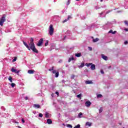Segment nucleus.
Listing matches in <instances>:
<instances>
[{"mask_svg":"<svg viewBox=\"0 0 128 128\" xmlns=\"http://www.w3.org/2000/svg\"><path fill=\"white\" fill-rule=\"evenodd\" d=\"M92 63H89V64H86V66H92Z\"/></svg>","mask_w":128,"mask_h":128,"instance_id":"24","label":"nucleus"},{"mask_svg":"<svg viewBox=\"0 0 128 128\" xmlns=\"http://www.w3.org/2000/svg\"><path fill=\"white\" fill-rule=\"evenodd\" d=\"M103 110L102 108H100L99 110V112L100 114V112H102Z\"/></svg>","mask_w":128,"mask_h":128,"instance_id":"29","label":"nucleus"},{"mask_svg":"<svg viewBox=\"0 0 128 128\" xmlns=\"http://www.w3.org/2000/svg\"><path fill=\"white\" fill-rule=\"evenodd\" d=\"M55 94H58H58H59V93H58V92H55Z\"/></svg>","mask_w":128,"mask_h":128,"instance_id":"47","label":"nucleus"},{"mask_svg":"<svg viewBox=\"0 0 128 128\" xmlns=\"http://www.w3.org/2000/svg\"><path fill=\"white\" fill-rule=\"evenodd\" d=\"M15 124H18V122H15Z\"/></svg>","mask_w":128,"mask_h":128,"instance_id":"58","label":"nucleus"},{"mask_svg":"<svg viewBox=\"0 0 128 128\" xmlns=\"http://www.w3.org/2000/svg\"><path fill=\"white\" fill-rule=\"evenodd\" d=\"M34 108H40V104H35L34 105Z\"/></svg>","mask_w":128,"mask_h":128,"instance_id":"10","label":"nucleus"},{"mask_svg":"<svg viewBox=\"0 0 128 128\" xmlns=\"http://www.w3.org/2000/svg\"><path fill=\"white\" fill-rule=\"evenodd\" d=\"M108 34H116V31L113 32L112 30H110L108 32Z\"/></svg>","mask_w":128,"mask_h":128,"instance_id":"14","label":"nucleus"},{"mask_svg":"<svg viewBox=\"0 0 128 128\" xmlns=\"http://www.w3.org/2000/svg\"><path fill=\"white\" fill-rule=\"evenodd\" d=\"M55 78H58V76L60 74L58 73V72H56L55 73Z\"/></svg>","mask_w":128,"mask_h":128,"instance_id":"22","label":"nucleus"},{"mask_svg":"<svg viewBox=\"0 0 128 128\" xmlns=\"http://www.w3.org/2000/svg\"><path fill=\"white\" fill-rule=\"evenodd\" d=\"M48 70H50V72H52V74H56V70H54V66H52V68H50Z\"/></svg>","mask_w":128,"mask_h":128,"instance_id":"12","label":"nucleus"},{"mask_svg":"<svg viewBox=\"0 0 128 128\" xmlns=\"http://www.w3.org/2000/svg\"><path fill=\"white\" fill-rule=\"evenodd\" d=\"M102 94H98V95H97V98H102Z\"/></svg>","mask_w":128,"mask_h":128,"instance_id":"25","label":"nucleus"},{"mask_svg":"<svg viewBox=\"0 0 128 128\" xmlns=\"http://www.w3.org/2000/svg\"><path fill=\"white\" fill-rule=\"evenodd\" d=\"M18 128H22V127H20V126H18Z\"/></svg>","mask_w":128,"mask_h":128,"instance_id":"56","label":"nucleus"},{"mask_svg":"<svg viewBox=\"0 0 128 128\" xmlns=\"http://www.w3.org/2000/svg\"><path fill=\"white\" fill-rule=\"evenodd\" d=\"M70 18H72V16H68V18H67L68 20H70Z\"/></svg>","mask_w":128,"mask_h":128,"instance_id":"41","label":"nucleus"},{"mask_svg":"<svg viewBox=\"0 0 128 128\" xmlns=\"http://www.w3.org/2000/svg\"><path fill=\"white\" fill-rule=\"evenodd\" d=\"M24 44L28 48V50H32V52H36V54H38V50H36V46H34V38H30V43H29V46L26 44V42H23Z\"/></svg>","mask_w":128,"mask_h":128,"instance_id":"1","label":"nucleus"},{"mask_svg":"<svg viewBox=\"0 0 128 128\" xmlns=\"http://www.w3.org/2000/svg\"><path fill=\"white\" fill-rule=\"evenodd\" d=\"M66 34H68V36H70V31L68 30V31L66 32Z\"/></svg>","mask_w":128,"mask_h":128,"instance_id":"27","label":"nucleus"},{"mask_svg":"<svg viewBox=\"0 0 128 128\" xmlns=\"http://www.w3.org/2000/svg\"><path fill=\"white\" fill-rule=\"evenodd\" d=\"M66 68H68V64L66 65Z\"/></svg>","mask_w":128,"mask_h":128,"instance_id":"53","label":"nucleus"},{"mask_svg":"<svg viewBox=\"0 0 128 128\" xmlns=\"http://www.w3.org/2000/svg\"><path fill=\"white\" fill-rule=\"evenodd\" d=\"M11 72H15V74H19L20 73V70H16L14 68H12Z\"/></svg>","mask_w":128,"mask_h":128,"instance_id":"6","label":"nucleus"},{"mask_svg":"<svg viewBox=\"0 0 128 128\" xmlns=\"http://www.w3.org/2000/svg\"><path fill=\"white\" fill-rule=\"evenodd\" d=\"M62 82H64V80H62Z\"/></svg>","mask_w":128,"mask_h":128,"instance_id":"54","label":"nucleus"},{"mask_svg":"<svg viewBox=\"0 0 128 128\" xmlns=\"http://www.w3.org/2000/svg\"><path fill=\"white\" fill-rule=\"evenodd\" d=\"M4 22H6V16H3L0 20V26H4Z\"/></svg>","mask_w":128,"mask_h":128,"instance_id":"3","label":"nucleus"},{"mask_svg":"<svg viewBox=\"0 0 128 128\" xmlns=\"http://www.w3.org/2000/svg\"><path fill=\"white\" fill-rule=\"evenodd\" d=\"M16 61V57H15L14 59L12 60V62H14Z\"/></svg>","mask_w":128,"mask_h":128,"instance_id":"32","label":"nucleus"},{"mask_svg":"<svg viewBox=\"0 0 128 128\" xmlns=\"http://www.w3.org/2000/svg\"><path fill=\"white\" fill-rule=\"evenodd\" d=\"M45 116H46V118H50V114L48 113V112H46V114H45Z\"/></svg>","mask_w":128,"mask_h":128,"instance_id":"20","label":"nucleus"},{"mask_svg":"<svg viewBox=\"0 0 128 128\" xmlns=\"http://www.w3.org/2000/svg\"><path fill=\"white\" fill-rule=\"evenodd\" d=\"M24 100H28V96H26L24 98Z\"/></svg>","mask_w":128,"mask_h":128,"instance_id":"42","label":"nucleus"},{"mask_svg":"<svg viewBox=\"0 0 128 128\" xmlns=\"http://www.w3.org/2000/svg\"><path fill=\"white\" fill-rule=\"evenodd\" d=\"M84 63H82L80 66H78V68H84Z\"/></svg>","mask_w":128,"mask_h":128,"instance_id":"18","label":"nucleus"},{"mask_svg":"<svg viewBox=\"0 0 128 128\" xmlns=\"http://www.w3.org/2000/svg\"><path fill=\"white\" fill-rule=\"evenodd\" d=\"M100 8L98 6H95V9L96 10H100Z\"/></svg>","mask_w":128,"mask_h":128,"instance_id":"37","label":"nucleus"},{"mask_svg":"<svg viewBox=\"0 0 128 128\" xmlns=\"http://www.w3.org/2000/svg\"><path fill=\"white\" fill-rule=\"evenodd\" d=\"M22 122L23 124H24V122H26V121H24V120L22 119Z\"/></svg>","mask_w":128,"mask_h":128,"instance_id":"44","label":"nucleus"},{"mask_svg":"<svg viewBox=\"0 0 128 128\" xmlns=\"http://www.w3.org/2000/svg\"><path fill=\"white\" fill-rule=\"evenodd\" d=\"M67 128H72V126L70 124L66 125Z\"/></svg>","mask_w":128,"mask_h":128,"instance_id":"26","label":"nucleus"},{"mask_svg":"<svg viewBox=\"0 0 128 128\" xmlns=\"http://www.w3.org/2000/svg\"><path fill=\"white\" fill-rule=\"evenodd\" d=\"M54 94L53 93L51 94L52 98H54Z\"/></svg>","mask_w":128,"mask_h":128,"instance_id":"49","label":"nucleus"},{"mask_svg":"<svg viewBox=\"0 0 128 128\" xmlns=\"http://www.w3.org/2000/svg\"><path fill=\"white\" fill-rule=\"evenodd\" d=\"M86 126H92V123L90 122H87L86 123Z\"/></svg>","mask_w":128,"mask_h":128,"instance_id":"23","label":"nucleus"},{"mask_svg":"<svg viewBox=\"0 0 128 128\" xmlns=\"http://www.w3.org/2000/svg\"><path fill=\"white\" fill-rule=\"evenodd\" d=\"M70 4V0H68V2L66 3L67 6H68V4Z\"/></svg>","mask_w":128,"mask_h":128,"instance_id":"38","label":"nucleus"},{"mask_svg":"<svg viewBox=\"0 0 128 128\" xmlns=\"http://www.w3.org/2000/svg\"><path fill=\"white\" fill-rule=\"evenodd\" d=\"M85 84H92L93 82L92 80H86V81Z\"/></svg>","mask_w":128,"mask_h":128,"instance_id":"9","label":"nucleus"},{"mask_svg":"<svg viewBox=\"0 0 128 128\" xmlns=\"http://www.w3.org/2000/svg\"><path fill=\"white\" fill-rule=\"evenodd\" d=\"M124 44H128V41H125V42H124Z\"/></svg>","mask_w":128,"mask_h":128,"instance_id":"45","label":"nucleus"},{"mask_svg":"<svg viewBox=\"0 0 128 128\" xmlns=\"http://www.w3.org/2000/svg\"><path fill=\"white\" fill-rule=\"evenodd\" d=\"M81 56H82V54L80 53H77L75 54V56H76L77 58H80Z\"/></svg>","mask_w":128,"mask_h":128,"instance_id":"17","label":"nucleus"},{"mask_svg":"<svg viewBox=\"0 0 128 128\" xmlns=\"http://www.w3.org/2000/svg\"><path fill=\"white\" fill-rule=\"evenodd\" d=\"M110 12H112V10H109L106 12V14H110Z\"/></svg>","mask_w":128,"mask_h":128,"instance_id":"34","label":"nucleus"},{"mask_svg":"<svg viewBox=\"0 0 128 128\" xmlns=\"http://www.w3.org/2000/svg\"><path fill=\"white\" fill-rule=\"evenodd\" d=\"M1 108H2V110H6V109L4 107H2Z\"/></svg>","mask_w":128,"mask_h":128,"instance_id":"48","label":"nucleus"},{"mask_svg":"<svg viewBox=\"0 0 128 128\" xmlns=\"http://www.w3.org/2000/svg\"><path fill=\"white\" fill-rule=\"evenodd\" d=\"M124 30H126V32H128V28H125Z\"/></svg>","mask_w":128,"mask_h":128,"instance_id":"50","label":"nucleus"},{"mask_svg":"<svg viewBox=\"0 0 128 128\" xmlns=\"http://www.w3.org/2000/svg\"><path fill=\"white\" fill-rule=\"evenodd\" d=\"M90 68L92 70H96V65L92 64Z\"/></svg>","mask_w":128,"mask_h":128,"instance_id":"11","label":"nucleus"},{"mask_svg":"<svg viewBox=\"0 0 128 128\" xmlns=\"http://www.w3.org/2000/svg\"><path fill=\"white\" fill-rule=\"evenodd\" d=\"M62 62V60H59V62Z\"/></svg>","mask_w":128,"mask_h":128,"instance_id":"52","label":"nucleus"},{"mask_svg":"<svg viewBox=\"0 0 128 128\" xmlns=\"http://www.w3.org/2000/svg\"><path fill=\"white\" fill-rule=\"evenodd\" d=\"M15 86H16V84H14V83L11 84V86L12 88H14Z\"/></svg>","mask_w":128,"mask_h":128,"instance_id":"30","label":"nucleus"},{"mask_svg":"<svg viewBox=\"0 0 128 128\" xmlns=\"http://www.w3.org/2000/svg\"><path fill=\"white\" fill-rule=\"evenodd\" d=\"M90 50H92V47H88Z\"/></svg>","mask_w":128,"mask_h":128,"instance_id":"46","label":"nucleus"},{"mask_svg":"<svg viewBox=\"0 0 128 128\" xmlns=\"http://www.w3.org/2000/svg\"><path fill=\"white\" fill-rule=\"evenodd\" d=\"M100 2H102L103 0H100Z\"/></svg>","mask_w":128,"mask_h":128,"instance_id":"55","label":"nucleus"},{"mask_svg":"<svg viewBox=\"0 0 128 128\" xmlns=\"http://www.w3.org/2000/svg\"><path fill=\"white\" fill-rule=\"evenodd\" d=\"M68 19H66L65 20H64V21H63V22H68Z\"/></svg>","mask_w":128,"mask_h":128,"instance_id":"40","label":"nucleus"},{"mask_svg":"<svg viewBox=\"0 0 128 128\" xmlns=\"http://www.w3.org/2000/svg\"><path fill=\"white\" fill-rule=\"evenodd\" d=\"M100 72L101 74H104V70H100Z\"/></svg>","mask_w":128,"mask_h":128,"instance_id":"43","label":"nucleus"},{"mask_svg":"<svg viewBox=\"0 0 128 128\" xmlns=\"http://www.w3.org/2000/svg\"><path fill=\"white\" fill-rule=\"evenodd\" d=\"M8 80H10V82H12V77L9 78Z\"/></svg>","mask_w":128,"mask_h":128,"instance_id":"28","label":"nucleus"},{"mask_svg":"<svg viewBox=\"0 0 128 128\" xmlns=\"http://www.w3.org/2000/svg\"><path fill=\"white\" fill-rule=\"evenodd\" d=\"M42 116H43V115H42V114H41V113H40V114H39L38 116H39L40 118H42Z\"/></svg>","mask_w":128,"mask_h":128,"instance_id":"36","label":"nucleus"},{"mask_svg":"<svg viewBox=\"0 0 128 128\" xmlns=\"http://www.w3.org/2000/svg\"><path fill=\"white\" fill-rule=\"evenodd\" d=\"M82 112L79 113L78 115V118H82Z\"/></svg>","mask_w":128,"mask_h":128,"instance_id":"21","label":"nucleus"},{"mask_svg":"<svg viewBox=\"0 0 128 128\" xmlns=\"http://www.w3.org/2000/svg\"><path fill=\"white\" fill-rule=\"evenodd\" d=\"M102 58L104 60H108V56H104V54H102Z\"/></svg>","mask_w":128,"mask_h":128,"instance_id":"8","label":"nucleus"},{"mask_svg":"<svg viewBox=\"0 0 128 128\" xmlns=\"http://www.w3.org/2000/svg\"><path fill=\"white\" fill-rule=\"evenodd\" d=\"M75 76H76L72 74V75L71 76L70 78H71L72 80H74V78Z\"/></svg>","mask_w":128,"mask_h":128,"instance_id":"33","label":"nucleus"},{"mask_svg":"<svg viewBox=\"0 0 128 128\" xmlns=\"http://www.w3.org/2000/svg\"><path fill=\"white\" fill-rule=\"evenodd\" d=\"M92 38H94V37H92Z\"/></svg>","mask_w":128,"mask_h":128,"instance_id":"59","label":"nucleus"},{"mask_svg":"<svg viewBox=\"0 0 128 128\" xmlns=\"http://www.w3.org/2000/svg\"><path fill=\"white\" fill-rule=\"evenodd\" d=\"M98 40H99L98 38H96L95 39L93 38L92 42H98Z\"/></svg>","mask_w":128,"mask_h":128,"instance_id":"19","label":"nucleus"},{"mask_svg":"<svg viewBox=\"0 0 128 128\" xmlns=\"http://www.w3.org/2000/svg\"><path fill=\"white\" fill-rule=\"evenodd\" d=\"M66 36H64V40H66Z\"/></svg>","mask_w":128,"mask_h":128,"instance_id":"51","label":"nucleus"},{"mask_svg":"<svg viewBox=\"0 0 128 128\" xmlns=\"http://www.w3.org/2000/svg\"><path fill=\"white\" fill-rule=\"evenodd\" d=\"M47 124H52V120L50 119H48Z\"/></svg>","mask_w":128,"mask_h":128,"instance_id":"15","label":"nucleus"},{"mask_svg":"<svg viewBox=\"0 0 128 128\" xmlns=\"http://www.w3.org/2000/svg\"><path fill=\"white\" fill-rule=\"evenodd\" d=\"M34 70H28V72L30 74H34Z\"/></svg>","mask_w":128,"mask_h":128,"instance_id":"13","label":"nucleus"},{"mask_svg":"<svg viewBox=\"0 0 128 128\" xmlns=\"http://www.w3.org/2000/svg\"><path fill=\"white\" fill-rule=\"evenodd\" d=\"M76 0V2H78V1H80V0Z\"/></svg>","mask_w":128,"mask_h":128,"instance_id":"57","label":"nucleus"},{"mask_svg":"<svg viewBox=\"0 0 128 128\" xmlns=\"http://www.w3.org/2000/svg\"><path fill=\"white\" fill-rule=\"evenodd\" d=\"M99 16L100 18H106V15L104 14V12H102L99 14Z\"/></svg>","mask_w":128,"mask_h":128,"instance_id":"7","label":"nucleus"},{"mask_svg":"<svg viewBox=\"0 0 128 128\" xmlns=\"http://www.w3.org/2000/svg\"><path fill=\"white\" fill-rule=\"evenodd\" d=\"M81 97H82V94L77 95V98H82Z\"/></svg>","mask_w":128,"mask_h":128,"instance_id":"31","label":"nucleus"},{"mask_svg":"<svg viewBox=\"0 0 128 128\" xmlns=\"http://www.w3.org/2000/svg\"><path fill=\"white\" fill-rule=\"evenodd\" d=\"M124 24L126 26H128V21H124Z\"/></svg>","mask_w":128,"mask_h":128,"instance_id":"39","label":"nucleus"},{"mask_svg":"<svg viewBox=\"0 0 128 128\" xmlns=\"http://www.w3.org/2000/svg\"><path fill=\"white\" fill-rule=\"evenodd\" d=\"M42 42H44V39H40V40L38 41V44H37L38 46H40L42 44Z\"/></svg>","mask_w":128,"mask_h":128,"instance_id":"4","label":"nucleus"},{"mask_svg":"<svg viewBox=\"0 0 128 128\" xmlns=\"http://www.w3.org/2000/svg\"><path fill=\"white\" fill-rule=\"evenodd\" d=\"M54 26L52 25H50L48 30L50 36H52L54 34Z\"/></svg>","mask_w":128,"mask_h":128,"instance_id":"2","label":"nucleus"},{"mask_svg":"<svg viewBox=\"0 0 128 128\" xmlns=\"http://www.w3.org/2000/svg\"><path fill=\"white\" fill-rule=\"evenodd\" d=\"M72 60H74V56H72L71 58H70L68 60V62H70Z\"/></svg>","mask_w":128,"mask_h":128,"instance_id":"16","label":"nucleus"},{"mask_svg":"<svg viewBox=\"0 0 128 128\" xmlns=\"http://www.w3.org/2000/svg\"><path fill=\"white\" fill-rule=\"evenodd\" d=\"M48 44V41H46L45 43V46H46Z\"/></svg>","mask_w":128,"mask_h":128,"instance_id":"35","label":"nucleus"},{"mask_svg":"<svg viewBox=\"0 0 128 128\" xmlns=\"http://www.w3.org/2000/svg\"><path fill=\"white\" fill-rule=\"evenodd\" d=\"M90 104H92V103L90 101H86L85 103V106L87 108L90 106Z\"/></svg>","mask_w":128,"mask_h":128,"instance_id":"5","label":"nucleus"}]
</instances>
